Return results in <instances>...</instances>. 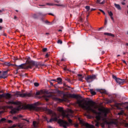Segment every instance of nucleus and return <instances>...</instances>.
Masks as SVG:
<instances>
[{
    "label": "nucleus",
    "instance_id": "de8ad7c7",
    "mask_svg": "<svg viewBox=\"0 0 128 128\" xmlns=\"http://www.w3.org/2000/svg\"><path fill=\"white\" fill-rule=\"evenodd\" d=\"M74 126H75V128H78V124H74Z\"/></svg>",
    "mask_w": 128,
    "mask_h": 128
},
{
    "label": "nucleus",
    "instance_id": "f704fd0d",
    "mask_svg": "<svg viewBox=\"0 0 128 128\" xmlns=\"http://www.w3.org/2000/svg\"><path fill=\"white\" fill-rule=\"evenodd\" d=\"M118 116H122L124 114V111H121L118 113Z\"/></svg>",
    "mask_w": 128,
    "mask_h": 128
},
{
    "label": "nucleus",
    "instance_id": "2eb2a0df",
    "mask_svg": "<svg viewBox=\"0 0 128 128\" xmlns=\"http://www.w3.org/2000/svg\"><path fill=\"white\" fill-rule=\"evenodd\" d=\"M4 96V98H12V95L9 93L5 94Z\"/></svg>",
    "mask_w": 128,
    "mask_h": 128
},
{
    "label": "nucleus",
    "instance_id": "20e7f679",
    "mask_svg": "<svg viewBox=\"0 0 128 128\" xmlns=\"http://www.w3.org/2000/svg\"><path fill=\"white\" fill-rule=\"evenodd\" d=\"M15 96H20V98H26V96L30 98V96H32V93L21 94L20 92H16Z\"/></svg>",
    "mask_w": 128,
    "mask_h": 128
},
{
    "label": "nucleus",
    "instance_id": "338daca9",
    "mask_svg": "<svg viewBox=\"0 0 128 128\" xmlns=\"http://www.w3.org/2000/svg\"><path fill=\"white\" fill-rule=\"evenodd\" d=\"M0 22L2 24V18H0Z\"/></svg>",
    "mask_w": 128,
    "mask_h": 128
},
{
    "label": "nucleus",
    "instance_id": "a19ab883",
    "mask_svg": "<svg viewBox=\"0 0 128 128\" xmlns=\"http://www.w3.org/2000/svg\"><path fill=\"white\" fill-rule=\"evenodd\" d=\"M53 120H54V122H57L58 118L57 117H55V118H53Z\"/></svg>",
    "mask_w": 128,
    "mask_h": 128
},
{
    "label": "nucleus",
    "instance_id": "13d9d810",
    "mask_svg": "<svg viewBox=\"0 0 128 128\" xmlns=\"http://www.w3.org/2000/svg\"><path fill=\"white\" fill-rule=\"evenodd\" d=\"M122 62L124 64H126V60H122Z\"/></svg>",
    "mask_w": 128,
    "mask_h": 128
},
{
    "label": "nucleus",
    "instance_id": "393cba45",
    "mask_svg": "<svg viewBox=\"0 0 128 128\" xmlns=\"http://www.w3.org/2000/svg\"><path fill=\"white\" fill-rule=\"evenodd\" d=\"M38 16H46V14H42V12H38Z\"/></svg>",
    "mask_w": 128,
    "mask_h": 128
},
{
    "label": "nucleus",
    "instance_id": "6e6d98bb",
    "mask_svg": "<svg viewBox=\"0 0 128 128\" xmlns=\"http://www.w3.org/2000/svg\"><path fill=\"white\" fill-rule=\"evenodd\" d=\"M66 116L68 118H70V115L68 114H66Z\"/></svg>",
    "mask_w": 128,
    "mask_h": 128
},
{
    "label": "nucleus",
    "instance_id": "ea45409f",
    "mask_svg": "<svg viewBox=\"0 0 128 128\" xmlns=\"http://www.w3.org/2000/svg\"><path fill=\"white\" fill-rule=\"evenodd\" d=\"M106 4V0H103V1L100 3V4Z\"/></svg>",
    "mask_w": 128,
    "mask_h": 128
},
{
    "label": "nucleus",
    "instance_id": "3c124183",
    "mask_svg": "<svg viewBox=\"0 0 128 128\" xmlns=\"http://www.w3.org/2000/svg\"><path fill=\"white\" fill-rule=\"evenodd\" d=\"M96 4H100V0H96Z\"/></svg>",
    "mask_w": 128,
    "mask_h": 128
},
{
    "label": "nucleus",
    "instance_id": "58836bf2",
    "mask_svg": "<svg viewBox=\"0 0 128 128\" xmlns=\"http://www.w3.org/2000/svg\"><path fill=\"white\" fill-rule=\"evenodd\" d=\"M58 44H62V41L60 40H58Z\"/></svg>",
    "mask_w": 128,
    "mask_h": 128
},
{
    "label": "nucleus",
    "instance_id": "473e14b6",
    "mask_svg": "<svg viewBox=\"0 0 128 128\" xmlns=\"http://www.w3.org/2000/svg\"><path fill=\"white\" fill-rule=\"evenodd\" d=\"M100 12H102L103 14H104V16H106V12H104V11L102 10V9H99Z\"/></svg>",
    "mask_w": 128,
    "mask_h": 128
},
{
    "label": "nucleus",
    "instance_id": "f257e3e1",
    "mask_svg": "<svg viewBox=\"0 0 128 128\" xmlns=\"http://www.w3.org/2000/svg\"><path fill=\"white\" fill-rule=\"evenodd\" d=\"M77 104H78L80 108H83V110H87L88 112H90L94 114H96V120L92 122V124H95L96 126H97L98 128L100 126V122H98L100 120H102V122H104L105 124H116V122L114 121V120H112L110 122L106 120V116L110 112L108 109H104L102 110V112L104 114V117L102 116V113L100 112H98L96 110L94 109L96 108V102L92 100L84 101V100H77Z\"/></svg>",
    "mask_w": 128,
    "mask_h": 128
},
{
    "label": "nucleus",
    "instance_id": "bf43d9fd",
    "mask_svg": "<svg viewBox=\"0 0 128 128\" xmlns=\"http://www.w3.org/2000/svg\"><path fill=\"white\" fill-rule=\"evenodd\" d=\"M39 6H46V5L44 4H39Z\"/></svg>",
    "mask_w": 128,
    "mask_h": 128
},
{
    "label": "nucleus",
    "instance_id": "774afa93",
    "mask_svg": "<svg viewBox=\"0 0 128 128\" xmlns=\"http://www.w3.org/2000/svg\"><path fill=\"white\" fill-rule=\"evenodd\" d=\"M90 10H91V12H92V10H96V9L95 8H92Z\"/></svg>",
    "mask_w": 128,
    "mask_h": 128
},
{
    "label": "nucleus",
    "instance_id": "423d86ee",
    "mask_svg": "<svg viewBox=\"0 0 128 128\" xmlns=\"http://www.w3.org/2000/svg\"><path fill=\"white\" fill-rule=\"evenodd\" d=\"M58 124H59L61 126H63L64 128H67V126H68V122L62 119H59L58 120Z\"/></svg>",
    "mask_w": 128,
    "mask_h": 128
},
{
    "label": "nucleus",
    "instance_id": "6e6552de",
    "mask_svg": "<svg viewBox=\"0 0 128 128\" xmlns=\"http://www.w3.org/2000/svg\"><path fill=\"white\" fill-rule=\"evenodd\" d=\"M25 110H36V107L32 104H28L25 106Z\"/></svg>",
    "mask_w": 128,
    "mask_h": 128
},
{
    "label": "nucleus",
    "instance_id": "79ce46f5",
    "mask_svg": "<svg viewBox=\"0 0 128 128\" xmlns=\"http://www.w3.org/2000/svg\"><path fill=\"white\" fill-rule=\"evenodd\" d=\"M2 98H4V94H0V100Z\"/></svg>",
    "mask_w": 128,
    "mask_h": 128
},
{
    "label": "nucleus",
    "instance_id": "39448f33",
    "mask_svg": "<svg viewBox=\"0 0 128 128\" xmlns=\"http://www.w3.org/2000/svg\"><path fill=\"white\" fill-rule=\"evenodd\" d=\"M87 82H92L94 80H96V75L92 74V76L89 75L85 78Z\"/></svg>",
    "mask_w": 128,
    "mask_h": 128
},
{
    "label": "nucleus",
    "instance_id": "0eeeda50",
    "mask_svg": "<svg viewBox=\"0 0 128 128\" xmlns=\"http://www.w3.org/2000/svg\"><path fill=\"white\" fill-rule=\"evenodd\" d=\"M112 78L114 80H116V82H117V84H124V82H126L125 80L120 79V78H116L115 76L113 75Z\"/></svg>",
    "mask_w": 128,
    "mask_h": 128
},
{
    "label": "nucleus",
    "instance_id": "f8f14e48",
    "mask_svg": "<svg viewBox=\"0 0 128 128\" xmlns=\"http://www.w3.org/2000/svg\"><path fill=\"white\" fill-rule=\"evenodd\" d=\"M84 126H86V128H94V125H92V124H90L88 123H85L84 124Z\"/></svg>",
    "mask_w": 128,
    "mask_h": 128
},
{
    "label": "nucleus",
    "instance_id": "c03bdc74",
    "mask_svg": "<svg viewBox=\"0 0 128 128\" xmlns=\"http://www.w3.org/2000/svg\"><path fill=\"white\" fill-rule=\"evenodd\" d=\"M40 92H36V96H40Z\"/></svg>",
    "mask_w": 128,
    "mask_h": 128
},
{
    "label": "nucleus",
    "instance_id": "b1692460",
    "mask_svg": "<svg viewBox=\"0 0 128 128\" xmlns=\"http://www.w3.org/2000/svg\"><path fill=\"white\" fill-rule=\"evenodd\" d=\"M0 114H2V112H0ZM6 118H2L0 120V122H6Z\"/></svg>",
    "mask_w": 128,
    "mask_h": 128
},
{
    "label": "nucleus",
    "instance_id": "680f3d73",
    "mask_svg": "<svg viewBox=\"0 0 128 128\" xmlns=\"http://www.w3.org/2000/svg\"><path fill=\"white\" fill-rule=\"evenodd\" d=\"M23 120H26V122H28L30 121L28 120H27L26 119H22Z\"/></svg>",
    "mask_w": 128,
    "mask_h": 128
},
{
    "label": "nucleus",
    "instance_id": "37998d69",
    "mask_svg": "<svg viewBox=\"0 0 128 128\" xmlns=\"http://www.w3.org/2000/svg\"><path fill=\"white\" fill-rule=\"evenodd\" d=\"M82 78H84V77H80L78 78V80L80 82H82Z\"/></svg>",
    "mask_w": 128,
    "mask_h": 128
},
{
    "label": "nucleus",
    "instance_id": "9d476101",
    "mask_svg": "<svg viewBox=\"0 0 128 128\" xmlns=\"http://www.w3.org/2000/svg\"><path fill=\"white\" fill-rule=\"evenodd\" d=\"M70 97L72 98H81L80 96L76 94H70Z\"/></svg>",
    "mask_w": 128,
    "mask_h": 128
},
{
    "label": "nucleus",
    "instance_id": "e2e57ef3",
    "mask_svg": "<svg viewBox=\"0 0 128 128\" xmlns=\"http://www.w3.org/2000/svg\"><path fill=\"white\" fill-rule=\"evenodd\" d=\"M48 53H47L46 54V58H48Z\"/></svg>",
    "mask_w": 128,
    "mask_h": 128
},
{
    "label": "nucleus",
    "instance_id": "1a4fd4ad",
    "mask_svg": "<svg viewBox=\"0 0 128 128\" xmlns=\"http://www.w3.org/2000/svg\"><path fill=\"white\" fill-rule=\"evenodd\" d=\"M8 70L2 72L0 78H8Z\"/></svg>",
    "mask_w": 128,
    "mask_h": 128
},
{
    "label": "nucleus",
    "instance_id": "5701e85b",
    "mask_svg": "<svg viewBox=\"0 0 128 128\" xmlns=\"http://www.w3.org/2000/svg\"><path fill=\"white\" fill-rule=\"evenodd\" d=\"M58 112H64V108L62 107L58 108Z\"/></svg>",
    "mask_w": 128,
    "mask_h": 128
},
{
    "label": "nucleus",
    "instance_id": "4468645a",
    "mask_svg": "<svg viewBox=\"0 0 128 128\" xmlns=\"http://www.w3.org/2000/svg\"><path fill=\"white\" fill-rule=\"evenodd\" d=\"M115 106L118 110H120V108H122L120 107V106H122L121 103H116Z\"/></svg>",
    "mask_w": 128,
    "mask_h": 128
},
{
    "label": "nucleus",
    "instance_id": "864d4df0",
    "mask_svg": "<svg viewBox=\"0 0 128 128\" xmlns=\"http://www.w3.org/2000/svg\"><path fill=\"white\" fill-rule=\"evenodd\" d=\"M8 124H12V120H8Z\"/></svg>",
    "mask_w": 128,
    "mask_h": 128
},
{
    "label": "nucleus",
    "instance_id": "bb28decb",
    "mask_svg": "<svg viewBox=\"0 0 128 128\" xmlns=\"http://www.w3.org/2000/svg\"><path fill=\"white\" fill-rule=\"evenodd\" d=\"M12 59L14 60V62H16V60H18V57H13Z\"/></svg>",
    "mask_w": 128,
    "mask_h": 128
},
{
    "label": "nucleus",
    "instance_id": "69168bd1",
    "mask_svg": "<svg viewBox=\"0 0 128 128\" xmlns=\"http://www.w3.org/2000/svg\"><path fill=\"white\" fill-rule=\"evenodd\" d=\"M64 70H68V69H66V67H64Z\"/></svg>",
    "mask_w": 128,
    "mask_h": 128
},
{
    "label": "nucleus",
    "instance_id": "7ed1b4c3",
    "mask_svg": "<svg viewBox=\"0 0 128 128\" xmlns=\"http://www.w3.org/2000/svg\"><path fill=\"white\" fill-rule=\"evenodd\" d=\"M8 104H14L15 106H18V108H17L12 109L10 111L11 114H16V112L20 110H22V106H20V102H14V101H8Z\"/></svg>",
    "mask_w": 128,
    "mask_h": 128
},
{
    "label": "nucleus",
    "instance_id": "cd10ccee",
    "mask_svg": "<svg viewBox=\"0 0 128 128\" xmlns=\"http://www.w3.org/2000/svg\"><path fill=\"white\" fill-rule=\"evenodd\" d=\"M85 8L87 12H88L90 10V6H86Z\"/></svg>",
    "mask_w": 128,
    "mask_h": 128
},
{
    "label": "nucleus",
    "instance_id": "a211bd4d",
    "mask_svg": "<svg viewBox=\"0 0 128 128\" xmlns=\"http://www.w3.org/2000/svg\"><path fill=\"white\" fill-rule=\"evenodd\" d=\"M43 96H44V100H46V102H48V98H50V95H44Z\"/></svg>",
    "mask_w": 128,
    "mask_h": 128
},
{
    "label": "nucleus",
    "instance_id": "2f4dec72",
    "mask_svg": "<svg viewBox=\"0 0 128 128\" xmlns=\"http://www.w3.org/2000/svg\"><path fill=\"white\" fill-rule=\"evenodd\" d=\"M34 86H36V87L39 86L40 84H38V82H34Z\"/></svg>",
    "mask_w": 128,
    "mask_h": 128
},
{
    "label": "nucleus",
    "instance_id": "5fc2aeb1",
    "mask_svg": "<svg viewBox=\"0 0 128 128\" xmlns=\"http://www.w3.org/2000/svg\"><path fill=\"white\" fill-rule=\"evenodd\" d=\"M17 116L18 117V118H22V115H18Z\"/></svg>",
    "mask_w": 128,
    "mask_h": 128
},
{
    "label": "nucleus",
    "instance_id": "4d7b16f0",
    "mask_svg": "<svg viewBox=\"0 0 128 128\" xmlns=\"http://www.w3.org/2000/svg\"><path fill=\"white\" fill-rule=\"evenodd\" d=\"M46 4L47 6H52V4H50V3H47Z\"/></svg>",
    "mask_w": 128,
    "mask_h": 128
},
{
    "label": "nucleus",
    "instance_id": "c9c22d12",
    "mask_svg": "<svg viewBox=\"0 0 128 128\" xmlns=\"http://www.w3.org/2000/svg\"><path fill=\"white\" fill-rule=\"evenodd\" d=\"M13 120H18V117L17 116H14L13 117Z\"/></svg>",
    "mask_w": 128,
    "mask_h": 128
},
{
    "label": "nucleus",
    "instance_id": "aec40b11",
    "mask_svg": "<svg viewBox=\"0 0 128 128\" xmlns=\"http://www.w3.org/2000/svg\"><path fill=\"white\" fill-rule=\"evenodd\" d=\"M114 6L117 8V10H122V8H120V6L118 4H114Z\"/></svg>",
    "mask_w": 128,
    "mask_h": 128
},
{
    "label": "nucleus",
    "instance_id": "09e8293b",
    "mask_svg": "<svg viewBox=\"0 0 128 128\" xmlns=\"http://www.w3.org/2000/svg\"><path fill=\"white\" fill-rule=\"evenodd\" d=\"M108 24V20L106 18L105 19V22H104V25L106 26V24Z\"/></svg>",
    "mask_w": 128,
    "mask_h": 128
},
{
    "label": "nucleus",
    "instance_id": "49530a36",
    "mask_svg": "<svg viewBox=\"0 0 128 128\" xmlns=\"http://www.w3.org/2000/svg\"><path fill=\"white\" fill-rule=\"evenodd\" d=\"M48 122H54V118H51Z\"/></svg>",
    "mask_w": 128,
    "mask_h": 128
},
{
    "label": "nucleus",
    "instance_id": "ddd939ff",
    "mask_svg": "<svg viewBox=\"0 0 128 128\" xmlns=\"http://www.w3.org/2000/svg\"><path fill=\"white\" fill-rule=\"evenodd\" d=\"M56 82L59 84H62V79L60 78H56Z\"/></svg>",
    "mask_w": 128,
    "mask_h": 128
},
{
    "label": "nucleus",
    "instance_id": "f3484780",
    "mask_svg": "<svg viewBox=\"0 0 128 128\" xmlns=\"http://www.w3.org/2000/svg\"><path fill=\"white\" fill-rule=\"evenodd\" d=\"M104 36H112V38H114V34H112V33L104 32Z\"/></svg>",
    "mask_w": 128,
    "mask_h": 128
},
{
    "label": "nucleus",
    "instance_id": "052dcab7",
    "mask_svg": "<svg viewBox=\"0 0 128 128\" xmlns=\"http://www.w3.org/2000/svg\"><path fill=\"white\" fill-rule=\"evenodd\" d=\"M55 2H57L58 4V2H60V1L58 0H54Z\"/></svg>",
    "mask_w": 128,
    "mask_h": 128
},
{
    "label": "nucleus",
    "instance_id": "9b49d317",
    "mask_svg": "<svg viewBox=\"0 0 128 128\" xmlns=\"http://www.w3.org/2000/svg\"><path fill=\"white\" fill-rule=\"evenodd\" d=\"M46 112L48 114H51L52 116H56V113L50 109H46Z\"/></svg>",
    "mask_w": 128,
    "mask_h": 128
},
{
    "label": "nucleus",
    "instance_id": "e433bc0d",
    "mask_svg": "<svg viewBox=\"0 0 128 128\" xmlns=\"http://www.w3.org/2000/svg\"><path fill=\"white\" fill-rule=\"evenodd\" d=\"M33 18H38V15L36 14H34L32 16Z\"/></svg>",
    "mask_w": 128,
    "mask_h": 128
},
{
    "label": "nucleus",
    "instance_id": "412c9836",
    "mask_svg": "<svg viewBox=\"0 0 128 128\" xmlns=\"http://www.w3.org/2000/svg\"><path fill=\"white\" fill-rule=\"evenodd\" d=\"M44 22L46 24H48V26H51L53 24L52 22H50V21L48 20H45Z\"/></svg>",
    "mask_w": 128,
    "mask_h": 128
},
{
    "label": "nucleus",
    "instance_id": "a18cd8bd",
    "mask_svg": "<svg viewBox=\"0 0 128 128\" xmlns=\"http://www.w3.org/2000/svg\"><path fill=\"white\" fill-rule=\"evenodd\" d=\"M56 6H64V4H56Z\"/></svg>",
    "mask_w": 128,
    "mask_h": 128
},
{
    "label": "nucleus",
    "instance_id": "f03ea898",
    "mask_svg": "<svg viewBox=\"0 0 128 128\" xmlns=\"http://www.w3.org/2000/svg\"><path fill=\"white\" fill-rule=\"evenodd\" d=\"M28 65L26 66V64H22L18 66L16 64H14V66L16 68V70H28V68H32V66H36V68H38V63L37 62L34 60L28 61Z\"/></svg>",
    "mask_w": 128,
    "mask_h": 128
},
{
    "label": "nucleus",
    "instance_id": "c85d7f7f",
    "mask_svg": "<svg viewBox=\"0 0 128 128\" xmlns=\"http://www.w3.org/2000/svg\"><path fill=\"white\" fill-rule=\"evenodd\" d=\"M44 120H46L48 122V124L49 122L48 120V117L44 116L43 117Z\"/></svg>",
    "mask_w": 128,
    "mask_h": 128
},
{
    "label": "nucleus",
    "instance_id": "6ab92c4d",
    "mask_svg": "<svg viewBox=\"0 0 128 128\" xmlns=\"http://www.w3.org/2000/svg\"><path fill=\"white\" fill-rule=\"evenodd\" d=\"M65 80H66L67 82H69V84H74V82L70 79V78H65Z\"/></svg>",
    "mask_w": 128,
    "mask_h": 128
},
{
    "label": "nucleus",
    "instance_id": "8fccbe9b",
    "mask_svg": "<svg viewBox=\"0 0 128 128\" xmlns=\"http://www.w3.org/2000/svg\"><path fill=\"white\" fill-rule=\"evenodd\" d=\"M78 78L82 77V74H78Z\"/></svg>",
    "mask_w": 128,
    "mask_h": 128
},
{
    "label": "nucleus",
    "instance_id": "a878e982",
    "mask_svg": "<svg viewBox=\"0 0 128 128\" xmlns=\"http://www.w3.org/2000/svg\"><path fill=\"white\" fill-rule=\"evenodd\" d=\"M54 100H56L57 102H62V99L58 98H55Z\"/></svg>",
    "mask_w": 128,
    "mask_h": 128
},
{
    "label": "nucleus",
    "instance_id": "603ef678",
    "mask_svg": "<svg viewBox=\"0 0 128 128\" xmlns=\"http://www.w3.org/2000/svg\"><path fill=\"white\" fill-rule=\"evenodd\" d=\"M0 62H4L3 58H0Z\"/></svg>",
    "mask_w": 128,
    "mask_h": 128
},
{
    "label": "nucleus",
    "instance_id": "72a5a7b5",
    "mask_svg": "<svg viewBox=\"0 0 128 128\" xmlns=\"http://www.w3.org/2000/svg\"><path fill=\"white\" fill-rule=\"evenodd\" d=\"M64 86H65L66 88H70V86L66 85V83H64Z\"/></svg>",
    "mask_w": 128,
    "mask_h": 128
},
{
    "label": "nucleus",
    "instance_id": "c756f323",
    "mask_svg": "<svg viewBox=\"0 0 128 128\" xmlns=\"http://www.w3.org/2000/svg\"><path fill=\"white\" fill-rule=\"evenodd\" d=\"M42 52H48V48H44L42 50Z\"/></svg>",
    "mask_w": 128,
    "mask_h": 128
},
{
    "label": "nucleus",
    "instance_id": "0e129e2a",
    "mask_svg": "<svg viewBox=\"0 0 128 128\" xmlns=\"http://www.w3.org/2000/svg\"><path fill=\"white\" fill-rule=\"evenodd\" d=\"M110 18H111V20H114V17H112V16H110Z\"/></svg>",
    "mask_w": 128,
    "mask_h": 128
},
{
    "label": "nucleus",
    "instance_id": "7c9ffc66",
    "mask_svg": "<svg viewBox=\"0 0 128 128\" xmlns=\"http://www.w3.org/2000/svg\"><path fill=\"white\" fill-rule=\"evenodd\" d=\"M108 14L110 16H114V14H112V11L108 12Z\"/></svg>",
    "mask_w": 128,
    "mask_h": 128
},
{
    "label": "nucleus",
    "instance_id": "dca6fc26",
    "mask_svg": "<svg viewBox=\"0 0 128 128\" xmlns=\"http://www.w3.org/2000/svg\"><path fill=\"white\" fill-rule=\"evenodd\" d=\"M4 66H14V64H12L9 62H4Z\"/></svg>",
    "mask_w": 128,
    "mask_h": 128
},
{
    "label": "nucleus",
    "instance_id": "4c0bfd02",
    "mask_svg": "<svg viewBox=\"0 0 128 128\" xmlns=\"http://www.w3.org/2000/svg\"><path fill=\"white\" fill-rule=\"evenodd\" d=\"M68 122L69 124H72V120L71 119H68Z\"/></svg>",
    "mask_w": 128,
    "mask_h": 128
},
{
    "label": "nucleus",
    "instance_id": "4be33fe9",
    "mask_svg": "<svg viewBox=\"0 0 128 128\" xmlns=\"http://www.w3.org/2000/svg\"><path fill=\"white\" fill-rule=\"evenodd\" d=\"M90 92L91 94H92V96H95V94H96V92L94 91V89H90Z\"/></svg>",
    "mask_w": 128,
    "mask_h": 128
}]
</instances>
